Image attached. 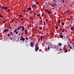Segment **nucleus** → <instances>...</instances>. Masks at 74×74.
<instances>
[{
	"label": "nucleus",
	"mask_w": 74,
	"mask_h": 74,
	"mask_svg": "<svg viewBox=\"0 0 74 74\" xmlns=\"http://www.w3.org/2000/svg\"><path fill=\"white\" fill-rule=\"evenodd\" d=\"M54 8H52V10H54Z\"/></svg>",
	"instance_id": "obj_63"
},
{
	"label": "nucleus",
	"mask_w": 74,
	"mask_h": 74,
	"mask_svg": "<svg viewBox=\"0 0 74 74\" xmlns=\"http://www.w3.org/2000/svg\"><path fill=\"white\" fill-rule=\"evenodd\" d=\"M4 17L2 15L0 14V18H3Z\"/></svg>",
	"instance_id": "obj_7"
},
{
	"label": "nucleus",
	"mask_w": 74,
	"mask_h": 74,
	"mask_svg": "<svg viewBox=\"0 0 74 74\" xmlns=\"http://www.w3.org/2000/svg\"><path fill=\"white\" fill-rule=\"evenodd\" d=\"M45 21H46V22H47V21H48V20L47 19H46Z\"/></svg>",
	"instance_id": "obj_46"
},
{
	"label": "nucleus",
	"mask_w": 74,
	"mask_h": 74,
	"mask_svg": "<svg viewBox=\"0 0 74 74\" xmlns=\"http://www.w3.org/2000/svg\"><path fill=\"white\" fill-rule=\"evenodd\" d=\"M23 18H22L21 19V21H23Z\"/></svg>",
	"instance_id": "obj_54"
},
{
	"label": "nucleus",
	"mask_w": 74,
	"mask_h": 74,
	"mask_svg": "<svg viewBox=\"0 0 74 74\" xmlns=\"http://www.w3.org/2000/svg\"><path fill=\"white\" fill-rule=\"evenodd\" d=\"M21 28H22V30H21V31L23 32L24 30H25V27L23 26H22L21 27Z\"/></svg>",
	"instance_id": "obj_5"
},
{
	"label": "nucleus",
	"mask_w": 74,
	"mask_h": 74,
	"mask_svg": "<svg viewBox=\"0 0 74 74\" xmlns=\"http://www.w3.org/2000/svg\"><path fill=\"white\" fill-rule=\"evenodd\" d=\"M40 40L41 41H42V36H40Z\"/></svg>",
	"instance_id": "obj_10"
},
{
	"label": "nucleus",
	"mask_w": 74,
	"mask_h": 74,
	"mask_svg": "<svg viewBox=\"0 0 74 74\" xmlns=\"http://www.w3.org/2000/svg\"><path fill=\"white\" fill-rule=\"evenodd\" d=\"M18 32H16V34H18Z\"/></svg>",
	"instance_id": "obj_45"
},
{
	"label": "nucleus",
	"mask_w": 74,
	"mask_h": 74,
	"mask_svg": "<svg viewBox=\"0 0 74 74\" xmlns=\"http://www.w3.org/2000/svg\"><path fill=\"white\" fill-rule=\"evenodd\" d=\"M31 19H33V18H32V17L30 18L29 20H31Z\"/></svg>",
	"instance_id": "obj_40"
},
{
	"label": "nucleus",
	"mask_w": 74,
	"mask_h": 74,
	"mask_svg": "<svg viewBox=\"0 0 74 74\" xmlns=\"http://www.w3.org/2000/svg\"><path fill=\"white\" fill-rule=\"evenodd\" d=\"M9 28L10 29H12V28H11V27H10Z\"/></svg>",
	"instance_id": "obj_47"
},
{
	"label": "nucleus",
	"mask_w": 74,
	"mask_h": 74,
	"mask_svg": "<svg viewBox=\"0 0 74 74\" xmlns=\"http://www.w3.org/2000/svg\"><path fill=\"white\" fill-rule=\"evenodd\" d=\"M61 23V21H59V22H58V24H60V23Z\"/></svg>",
	"instance_id": "obj_31"
},
{
	"label": "nucleus",
	"mask_w": 74,
	"mask_h": 74,
	"mask_svg": "<svg viewBox=\"0 0 74 74\" xmlns=\"http://www.w3.org/2000/svg\"><path fill=\"white\" fill-rule=\"evenodd\" d=\"M19 35L20 36H21V34L19 33Z\"/></svg>",
	"instance_id": "obj_61"
},
{
	"label": "nucleus",
	"mask_w": 74,
	"mask_h": 74,
	"mask_svg": "<svg viewBox=\"0 0 74 74\" xmlns=\"http://www.w3.org/2000/svg\"><path fill=\"white\" fill-rule=\"evenodd\" d=\"M39 49V47H38L36 46L35 47V51H36V52H37L38 51V50Z\"/></svg>",
	"instance_id": "obj_2"
},
{
	"label": "nucleus",
	"mask_w": 74,
	"mask_h": 74,
	"mask_svg": "<svg viewBox=\"0 0 74 74\" xmlns=\"http://www.w3.org/2000/svg\"><path fill=\"white\" fill-rule=\"evenodd\" d=\"M60 37L61 38H63V35H60Z\"/></svg>",
	"instance_id": "obj_9"
},
{
	"label": "nucleus",
	"mask_w": 74,
	"mask_h": 74,
	"mask_svg": "<svg viewBox=\"0 0 74 74\" xmlns=\"http://www.w3.org/2000/svg\"><path fill=\"white\" fill-rule=\"evenodd\" d=\"M70 48V49H72V47H70V48Z\"/></svg>",
	"instance_id": "obj_43"
},
{
	"label": "nucleus",
	"mask_w": 74,
	"mask_h": 74,
	"mask_svg": "<svg viewBox=\"0 0 74 74\" xmlns=\"http://www.w3.org/2000/svg\"><path fill=\"white\" fill-rule=\"evenodd\" d=\"M2 7H3V6H0V8L1 9H2Z\"/></svg>",
	"instance_id": "obj_32"
},
{
	"label": "nucleus",
	"mask_w": 74,
	"mask_h": 74,
	"mask_svg": "<svg viewBox=\"0 0 74 74\" xmlns=\"http://www.w3.org/2000/svg\"><path fill=\"white\" fill-rule=\"evenodd\" d=\"M55 27L56 29H58V27Z\"/></svg>",
	"instance_id": "obj_34"
},
{
	"label": "nucleus",
	"mask_w": 74,
	"mask_h": 74,
	"mask_svg": "<svg viewBox=\"0 0 74 74\" xmlns=\"http://www.w3.org/2000/svg\"><path fill=\"white\" fill-rule=\"evenodd\" d=\"M15 22L16 23H18V22L17 21H15Z\"/></svg>",
	"instance_id": "obj_22"
},
{
	"label": "nucleus",
	"mask_w": 74,
	"mask_h": 74,
	"mask_svg": "<svg viewBox=\"0 0 74 74\" xmlns=\"http://www.w3.org/2000/svg\"><path fill=\"white\" fill-rule=\"evenodd\" d=\"M30 45L31 47H33L34 45V43L33 42H31L30 43Z\"/></svg>",
	"instance_id": "obj_3"
},
{
	"label": "nucleus",
	"mask_w": 74,
	"mask_h": 74,
	"mask_svg": "<svg viewBox=\"0 0 74 74\" xmlns=\"http://www.w3.org/2000/svg\"><path fill=\"white\" fill-rule=\"evenodd\" d=\"M69 12V10H67V11H66V12H67V13H68V12Z\"/></svg>",
	"instance_id": "obj_49"
},
{
	"label": "nucleus",
	"mask_w": 74,
	"mask_h": 74,
	"mask_svg": "<svg viewBox=\"0 0 74 74\" xmlns=\"http://www.w3.org/2000/svg\"><path fill=\"white\" fill-rule=\"evenodd\" d=\"M23 38V36H21V38Z\"/></svg>",
	"instance_id": "obj_50"
},
{
	"label": "nucleus",
	"mask_w": 74,
	"mask_h": 74,
	"mask_svg": "<svg viewBox=\"0 0 74 74\" xmlns=\"http://www.w3.org/2000/svg\"><path fill=\"white\" fill-rule=\"evenodd\" d=\"M35 7L34 5V4H33L32 5V7Z\"/></svg>",
	"instance_id": "obj_36"
},
{
	"label": "nucleus",
	"mask_w": 74,
	"mask_h": 74,
	"mask_svg": "<svg viewBox=\"0 0 74 74\" xmlns=\"http://www.w3.org/2000/svg\"><path fill=\"white\" fill-rule=\"evenodd\" d=\"M64 30H65V29H62V32H64Z\"/></svg>",
	"instance_id": "obj_35"
},
{
	"label": "nucleus",
	"mask_w": 74,
	"mask_h": 74,
	"mask_svg": "<svg viewBox=\"0 0 74 74\" xmlns=\"http://www.w3.org/2000/svg\"><path fill=\"white\" fill-rule=\"evenodd\" d=\"M34 6H35V7H36V4H35L34 5Z\"/></svg>",
	"instance_id": "obj_64"
},
{
	"label": "nucleus",
	"mask_w": 74,
	"mask_h": 74,
	"mask_svg": "<svg viewBox=\"0 0 74 74\" xmlns=\"http://www.w3.org/2000/svg\"><path fill=\"white\" fill-rule=\"evenodd\" d=\"M26 45L27 46L29 45V43H28V42H26Z\"/></svg>",
	"instance_id": "obj_26"
},
{
	"label": "nucleus",
	"mask_w": 74,
	"mask_h": 74,
	"mask_svg": "<svg viewBox=\"0 0 74 74\" xmlns=\"http://www.w3.org/2000/svg\"><path fill=\"white\" fill-rule=\"evenodd\" d=\"M26 10H23V12H26Z\"/></svg>",
	"instance_id": "obj_37"
},
{
	"label": "nucleus",
	"mask_w": 74,
	"mask_h": 74,
	"mask_svg": "<svg viewBox=\"0 0 74 74\" xmlns=\"http://www.w3.org/2000/svg\"><path fill=\"white\" fill-rule=\"evenodd\" d=\"M66 49L65 50V52L66 53L67 52V48H66Z\"/></svg>",
	"instance_id": "obj_21"
},
{
	"label": "nucleus",
	"mask_w": 74,
	"mask_h": 74,
	"mask_svg": "<svg viewBox=\"0 0 74 74\" xmlns=\"http://www.w3.org/2000/svg\"><path fill=\"white\" fill-rule=\"evenodd\" d=\"M2 8H3V9H4V10H7V9H8V7H2Z\"/></svg>",
	"instance_id": "obj_4"
},
{
	"label": "nucleus",
	"mask_w": 74,
	"mask_h": 74,
	"mask_svg": "<svg viewBox=\"0 0 74 74\" xmlns=\"http://www.w3.org/2000/svg\"><path fill=\"white\" fill-rule=\"evenodd\" d=\"M34 15H36V12H34Z\"/></svg>",
	"instance_id": "obj_52"
},
{
	"label": "nucleus",
	"mask_w": 74,
	"mask_h": 74,
	"mask_svg": "<svg viewBox=\"0 0 74 74\" xmlns=\"http://www.w3.org/2000/svg\"><path fill=\"white\" fill-rule=\"evenodd\" d=\"M19 17H22V15H19Z\"/></svg>",
	"instance_id": "obj_25"
},
{
	"label": "nucleus",
	"mask_w": 74,
	"mask_h": 74,
	"mask_svg": "<svg viewBox=\"0 0 74 74\" xmlns=\"http://www.w3.org/2000/svg\"><path fill=\"white\" fill-rule=\"evenodd\" d=\"M8 36H10V34H8L7 35Z\"/></svg>",
	"instance_id": "obj_38"
},
{
	"label": "nucleus",
	"mask_w": 74,
	"mask_h": 74,
	"mask_svg": "<svg viewBox=\"0 0 74 74\" xmlns=\"http://www.w3.org/2000/svg\"><path fill=\"white\" fill-rule=\"evenodd\" d=\"M73 27H71V30H73Z\"/></svg>",
	"instance_id": "obj_12"
},
{
	"label": "nucleus",
	"mask_w": 74,
	"mask_h": 74,
	"mask_svg": "<svg viewBox=\"0 0 74 74\" xmlns=\"http://www.w3.org/2000/svg\"><path fill=\"white\" fill-rule=\"evenodd\" d=\"M31 11H32V12H34V11H33V10H31Z\"/></svg>",
	"instance_id": "obj_53"
},
{
	"label": "nucleus",
	"mask_w": 74,
	"mask_h": 74,
	"mask_svg": "<svg viewBox=\"0 0 74 74\" xmlns=\"http://www.w3.org/2000/svg\"><path fill=\"white\" fill-rule=\"evenodd\" d=\"M62 2H63V3H64V0L62 1Z\"/></svg>",
	"instance_id": "obj_60"
},
{
	"label": "nucleus",
	"mask_w": 74,
	"mask_h": 74,
	"mask_svg": "<svg viewBox=\"0 0 74 74\" xmlns=\"http://www.w3.org/2000/svg\"><path fill=\"white\" fill-rule=\"evenodd\" d=\"M36 4H38H38H39V2H37L36 3Z\"/></svg>",
	"instance_id": "obj_19"
},
{
	"label": "nucleus",
	"mask_w": 74,
	"mask_h": 74,
	"mask_svg": "<svg viewBox=\"0 0 74 74\" xmlns=\"http://www.w3.org/2000/svg\"><path fill=\"white\" fill-rule=\"evenodd\" d=\"M5 23V21H3V23Z\"/></svg>",
	"instance_id": "obj_33"
},
{
	"label": "nucleus",
	"mask_w": 74,
	"mask_h": 74,
	"mask_svg": "<svg viewBox=\"0 0 74 74\" xmlns=\"http://www.w3.org/2000/svg\"><path fill=\"white\" fill-rule=\"evenodd\" d=\"M21 25L18 28V30H19V29H21Z\"/></svg>",
	"instance_id": "obj_14"
},
{
	"label": "nucleus",
	"mask_w": 74,
	"mask_h": 74,
	"mask_svg": "<svg viewBox=\"0 0 74 74\" xmlns=\"http://www.w3.org/2000/svg\"><path fill=\"white\" fill-rule=\"evenodd\" d=\"M37 16H40V14H38L37 15Z\"/></svg>",
	"instance_id": "obj_30"
},
{
	"label": "nucleus",
	"mask_w": 74,
	"mask_h": 74,
	"mask_svg": "<svg viewBox=\"0 0 74 74\" xmlns=\"http://www.w3.org/2000/svg\"><path fill=\"white\" fill-rule=\"evenodd\" d=\"M25 34H27V30L25 29Z\"/></svg>",
	"instance_id": "obj_13"
},
{
	"label": "nucleus",
	"mask_w": 74,
	"mask_h": 74,
	"mask_svg": "<svg viewBox=\"0 0 74 74\" xmlns=\"http://www.w3.org/2000/svg\"><path fill=\"white\" fill-rule=\"evenodd\" d=\"M42 17L44 16V15H43V14H42Z\"/></svg>",
	"instance_id": "obj_57"
},
{
	"label": "nucleus",
	"mask_w": 74,
	"mask_h": 74,
	"mask_svg": "<svg viewBox=\"0 0 74 74\" xmlns=\"http://www.w3.org/2000/svg\"><path fill=\"white\" fill-rule=\"evenodd\" d=\"M51 48H53V49H56V45H52L51 47Z\"/></svg>",
	"instance_id": "obj_1"
},
{
	"label": "nucleus",
	"mask_w": 74,
	"mask_h": 74,
	"mask_svg": "<svg viewBox=\"0 0 74 74\" xmlns=\"http://www.w3.org/2000/svg\"><path fill=\"white\" fill-rule=\"evenodd\" d=\"M70 17H71V18H73V16H70Z\"/></svg>",
	"instance_id": "obj_55"
},
{
	"label": "nucleus",
	"mask_w": 74,
	"mask_h": 74,
	"mask_svg": "<svg viewBox=\"0 0 74 74\" xmlns=\"http://www.w3.org/2000/svg\"><path fill=\"white\" fill-rule=\"evenodd\" d=\"M59 45H60V46H62V43H59Z\"/></svg>",
	"instance_id": "obj_17"
},
{
	"label": "nucleus",
	"mask_w": 74,
	"mask_h": 74,
	"mask_svg": "<svg viewBox=\"0 0 74 74\" xmlns=\"http://www.w3.org/2000/svg\"><path fill=\"white\" fill-rule=\"evenodd\" d=\"M29 38H32V36H30L29 37Z\"/></svg>",
	"instance_id": "obj_59"
},
{
	"label": "nucleus",
	"mask_w": 74,
	"mask_h": 74,
	"mask_svg": "<svg viewBox=\"0 0 74 74\" xmlns=\"http://www.w3.org/2000/svg\"><path fill=\"white\" fill-rule=\"evenodd\" d=\"M68 46L70 47V45H68Z\"/></svg>",
	"instance_id": "obj_62"
},
{
	"label": "nucleus",
	"mask_w": 74,
	"mask_h": 74,
	"mask_svg": "<svg viewBox=\"0 0 74 74\" xmlns=\"http://www.w3.org/2000/svg\"><path fill=\"white\" fill-rule=\"evenodd\" d=\"M53 34L52 33L51 34V35H53Z\"/></svg>",
	"instance_id": "obj_51"
},
{
	"label": "nucleus",
	"mask_w": 74,
	"mask_h": 74,
	"mask_svg": "<svg viewBox=\"0 0 74 74\" xmlns=\"http://www.w3.org/2000/svg\"><path fill=\"white\" fill-rule=\"evenodd\" d=\"M14 32H16V29L14 30Z\"/></svg>",
	"instance_id": "obj_41"
},
{
	"label": "nucleus",
	"mask_w": 74,
	"mask_h": 74,
	"mask_svg": "<svg viewBox=\"0 0 74 74\" xmlns=\"http://www.w3.org/2000/svg\"><path fill=\"white\" fill-rule=\"evenodd\" d=\"M29 38H27V37H26V40H28Z\"/></svg>",
	"instance_id": "obj_44"
},
{
	"label": "nucleus",
	"mask_w": 74,
	"mask_h": 74,
	"mask_svg": "<svg viewBox=\"0 0 74 74\" xmlns=\"http://www.w3.org/2000/svg\"><path fill=\"white\" fill-rule=\"evenodd\" d=\"M47 13H48V14H50L51 12H50L48 11L47 12Z\"/></svg>",
	"instance_id": "obj_24"
},
{
	"label": "nucleus",
	"mask_w": 74,
	"mask_h": 74,
	"mask_svg": "<svg viewBox=\"0 0 74 74\" xmlns=\"http://www.w3.org/2000/svg\"><path fill=\"white\" fill-rule=\"evenodd\" d=\"M45 11H46V12H48V10L47 9H45Z\"/></svg>",
	"instance_id": "obj_20"
},
{
	"label": "nucleus",
	"mask_w": 74,
	"mask_h": 74,
	"mask_svg": "<svg viewBox=\"0 0 74 74\" xmlns=\"http://www.w3.org/2000/svg\"><path fill=\"white\" fill-rule=\"evenodd\" d=\"M66 41H68V39H66Z\"/></svg>",
	"instance_id": "obj_58"
},
{
	"label": "nucleus",
	"mask_w": 74,
	"mask_h": 74,
	"mask_svg": "<svg viewBox=\"0 0 74 74\" xmlns=\"http://www.w3.org/2000/svg\"><path fill=\"white\" fill-rule=\"evenodd\" d=\"M61 24L62 25H64V23H62V22Z\"/></svg>",
	"instance_id": "obj_18"
},
{
	"label": "nucleus",
	"mask_w": 74,
	"mask_h": 74,
	"mask_svg": "<svg viewBox=\"0 0 74 74\" xmlns=\"http://www.w3.org/2000/svg\"><path fill=\"white\" fill-rule=\"evenodd\" d=\"M43 23H44L43 25L44 26H45V25L46 23L45 21H43Z\"/></svg>",
	"instance_id": "obj_16"
},
{
	"label": "nucleus",
	"mask_w": 74,
	"mask_h": 74,
	"mask_svg": "<svg viewBox=\"0 0 74 74\" xmlns=\"http://www.w3.org/2000/svg\"><path fill=\"white\" fill-rule=\"evenodd\" d=\"M4 32H7V29H5L4 30Z\"/></svg>",
	"instance_id": "obj_27"
},
{
	"label": "nucleus",
	"mask_w": 74,
	"mask_h": 74,
	"mask_svg": "<svg viewBox=\"0 0 74 74\" xmlns=\"http://www.w3.org/2000/svg\"><path fill=\"white\" fill-rule=\"evenodd\" d=\"M39 29H40V30H42V27H41L39 28Z\"/></svg>",
	"instance_id": "obj_29"
},
{
	"label": "nucleus",
	"mask_w": 74,
	"mask_h": 74,
	"mask_svg": "<svg viewBox=\"0 0 74 74\" xmlns=\"http://www.w3.org/2000/svg\"><path fill=\"white\" fill-rule=\"evenodd\" d=\"M25 38H20V40L21 41H22H22H25Z\"/></svg>",
	"instance_id": "obj_6"
},
{
	"label": "nucleus",
	"mask_w": 74,
	"mask_h": 74,
	"mask_svg": "<svg viewBox=\"0 0 74 74\" xmlns=\"http://www.w3.org/2000/svg\"><path fill=\"white\" fill-rule=\"evenodd\" d=\"M38 6H37L36 7V9H37V8H38Z\"/></svg>",
	"instance_id": "obj_28"
},
{
	"label": "nucleus",
	"mask_w": 74,
	"mask_h": 74,
	"mask_svg": "<svg viewBox=\"0 0 74 74\" xmlns=\"http://www.w3.org/2000/svg\"><path fill=\"white\" fill-rule=\"evenodd\" d=\"M8 29H7V30H6V32H8Z\"/></svg>",
	"instance_id": "obj_56"
},
{
	"label": "nucleus",
	"mask_w": 74,
	"mask_h": 74,
	"mask_svg": "<svg viewBox=\"0 0 74 74\" xmlns=\"http://www.w3.org/2000/svg\"><path fill=\"white\" fill-rule=\"evenodd\" d=\"M55 5L56 6V7H57V6L58 7H59V5H57L56 4H55Z\"/></svg>",
	"instance_id": "obj_15"
},
{
	"label": "nucleus",
	"mask_w": 74,
	"mask_h": 74,
	"mask_svg": "<svg viewBox=\"0 0 74 74\" xmlns=\"http://www.w3.org/2000/svg\"><path fill=\"white\" fill-rule=\"evenodd\" d=\"M10 34H12V32H11L10 33Z\"/></svg>",
	"instance_id": "obj_48"
},
{
	"label": "nucleus",
	"mask_w": 74,
	"mask_h": 74,
	"mask_svg": "<svg viewBox=\"0 0 74 74\" xmlns=\"http://www.w3.org/2000/svg\"><path fill=\"white\" fill-rule=\"evenodd\" d=\"M32 10V8H28V9H27V10H29V11H30V10Z\"/></svg>",
	"instance_id": "obj_11"
},
{
	"label": "nucleus",
	"mask_w": 74,
	"mask_h": 74,
	"mask_svg": "<svg viewBox=\"0 0 74 74\" xmlns=\"http://www.w3.org/2000/svg\"><path fill=\"white\" fill-rule=\"evenodd\" d=\"M48 50H49V49H50V47L48 46Z\"/></svg>",
	"instance_id": "obj_23"
},
{
	"label": "nucleus",
	"mask_w": 74,
	"mask_h": 74,
	"mask_svg": "<svg viewBox=\"0 0 74 74\" xmlns=\"http://www.w3.org/2000/svg\"><path fill=\"white\" fill-rule=\"evenodd\" d=\"M42 51V50H41V49H39L40 52H41V51Z\"/></svg>",
	"instance_id": "obj_42"
},
{
	"label": "nucleus",
	"mask_w": 74,
	"mask_h": 74,
	"mask_svg": "<svg viewBox=\"0 0 74 74\" xmlns=\"http://www.w3.org/2000/svg\"><path fill=\"white\" fill-rule=\"evenodd\" d=\"M53 3H57V0H53Z\"/></svg>",
	"instance_id": "obj_8"
},
{
	"label": "nucleus",
	"mask_w": 74,
	"mask_h": 74,
	"mask_svg": "<svg viewBox=\"0 0 74 74\" xmlns=\"http://www.w3.org/2000/svg\"><path fill=\"white\" fill-rule=\"evenodd\" d=\"M8 11H10V9H8Z\"/></svg>",
	"instance_id": "obj_39"
}]
</instances>
